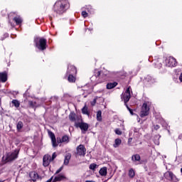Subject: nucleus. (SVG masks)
Returning <instances> with one entry per match:
<instances>
[{
	"label": "nucleus",
	"instance_id": "nucleus-1",
	"mask_svg": "<svg viewBox=\"0 0 182 182\" xmlns=\"http://www.w3.org/2000/svg\"><path fill=\"white\" fill-rule=\"evenodd\" d=\"M68 6L69 4L68 3V1L60 0L55 2L54 4L53 10L55 14L61 15V14H63V12L68 9Z\"/></svg>",
	"mask_w": 182,
	"mask_h": 182
},
{
	"label": "nucleus",
	"instance_id": "nucleus-2",
	"mask_svg": "<svg viewBox=\"0 0 182 182\" xmlns=\"http://www.w3.org/2000/svg\"><path fill=\"white\" fill-rule=\"evenodd\" d=\"M48 136H50L51 139L53 147H58V144L65 143V144H68V143H69V136L67 135H64L62 138L57 137V142L56 136H55V134H53V132L49 131Z\"/></svg>",
	"mask_w": 182,
	"mask_h": 182
},
{
	"label": "nucleus",
	"instance_id": "nucleus-3",
	"mask_svg": "<svg viewBox=\"0 0 182 182\" xmlns=\"http://www.w3.org/2000/svg\"><path fill=\"white\" fill-rule=\"evenodd\" d=\"M36 48L40 50H45L46 49V39L45 38H36L34 40Z\"/></svg>",
	"mask_w": 182,
	"mask_h": 182
},
{
	"label": "nucleus",
	"instance_id": "nucleus-4",
	"mask_svg": "<svg viewBox=\"0 0 182 182\" xmlns=\"http://www.w3.org/2000/svg\"><path fill=\"white\" fill-rule=\"evenodd\" d=\"M149 102H144L142 105L141 110V117H144L146 116H149V113L150 112V107H149Z\"/></svg>",
	"mask_w": 182,
	"mask_h": 182
},
{
	"label": "nucleus",
	"instance_id": "nucleus-5",
	"mask_svg": "<svg viewBox=\"0 0 182 182\" xmlns=\"http://www.w3.org/2000/svg\"><path fill=\"white\" fill-rule=\"evenodd\" d=\"M164 178L166 180H168V181H173V182H177L178 181V179L177 178V177L176 176V175H174V173H173V172L168 171H166L164 175Z\"/></svg>",
	"mask_w": 182,
	"mask_h": 182
},
{
	"label": "nucleus",
	"instance_id": "nucleus-6",
	"mask_svg": "<svg viewBox=\"0 0 182 182\" xmlns=\"http://www.w3.org/2000/svg\"><path fill=\"white\" fill-rule=\"evenodd\" d=\"M166 65L168 68H174V66H177V61L173 57H169L166 60Z\"/></svg>",
	"mask_w": 182,
	"mask_h": 182
},
{
	"label": "nucleus",
	"instance_id": "nucleus-7",
	"mask_svg": "<svg viewBox=\"0 0 182 182\" xmlns=\"http://www.w3.org/2000/svg\"><path fill=\"white\" fill-rule=\"evenodd\" d=\"M75 127H80L83 134H85V132H87L89 129V124L85 122H75Z\"/></svg>",
	"mask_w": 182,
	"mask_h": 182
},
{
	"label": "nucleus",
	"instance_id": "nucleus-8",
	"mask_svg": "<svg viewBox=\"0 0 182 182\" xmlns=\"http://www.w3.org/2000/svg\"><path fill=\"white\" fill-rule=\"evenodd\" d=\"M91 81H92L93 83H102V82H103V80H100V71H97L95 75L92 76Z\"/></svg>",
	"mask_w": 182,
	"mask_h": 182
},
{
	"label": "nucleus",
	"instance_id": "nucleus-9",
	"mask_svg": "<svg viewBox=\"0 0 182 182\" xmlns=\"http://www.w3.org/2000/svg\"><path fill=\"white\" fill-rule=\"evenodd\" d=\"M18 159V151H15L11 154H9L6 156L7 161H14V160H16Z\"/></svg>",
	"mask_w": 182,
	"mask_h": 182
},
{
	"label": "nucleus",
	"instance_id": "nucleus-10",
	"mask_svg": "<svg viewBox=\"0 0 182 182\" xmlns=\"http://www.w3.org/2000/svg\"><path fill=\"white\" fill-rule=\"evenodd\" d=\"M77 154L78 156H85L86 154V148H85V146L80 144L77 147Z\"/></svg>",
	"mask_w": 182,
	"mask_h": 182
},
{
	"label": "nucleus",
	"instance_id": "nucleus-11",
	"mask_svg": "<svg viewBox=\"0 0 182 182\" xmlns=\"http://www.w3.org/2000/svg\"><path fill=\"white\" fill-rule=\"evenodd\" d=\"M121 97H122V100H124V102L126 105L127 103V102H129L130 100V97H132V95L130 94V92H122Z\"/></svg>",
	"mask_w": 182,
	"mask_h": 182
},
{
	"label": "nucleus",
	"instance_id": "nucleus-12",
	"mask_svg": "<svg viewBox=\"0 0 182 182\" xmlns=\"http://www.w3.org/2000/svg\"><path fill=\"white\" fill-rule=\"evenodd\" d=\"M51 161L50 156L48 154L45 155L43 158V166H44V167H48Z\"/></svg>",
	"mask_w": 182,
	"mask_h": 182
},
{
	"label": "nucleus",
	"instance_id": "nucleus-13",
	"mask_svg": "<svg viewBox=\"0 0 182 182\" xmlns=\"http://www.w3.org/2000/svg\"><path fill=\"white\" fill-rule=\"evenodd\" d=\"M77 70L74 65H69L68 68L67 75H76Z\"/></svg>",
	"mask_w": 182,
	"mask_h": 182
},
{
	"label": "nucleus",
	"instance_id": "nucleus-14",
	"mask_svg": "<svg viewBox=\"0 0 182 182\" xmlns=\"http://www.w3.org/2000/svg\"><path fill=\"white\" fill-rule=\"evenodd\" d=\"M64 180H66V176L61 173L55 176L54 179L53 180V182L63 181Z\"/></svg>",
	"mask_w": 182,
	"mask_h": 182
},
{
	"label": "nucleus",
	"instance_id": "nucleus-15",
	"mask_svg": "<svg viewBox=\"0 0 182 182\" xmlns=\"http://www.w3.org/2000/svg\"><path fill=\"white\" fill-rule=\"evenodd\" d=\"M30 176V178H31L32 181H36V180H38L39 178V175L38 174V173L35 172V171H32L29 174Z\"/></svg>",
	"mask_w": 182,
	"mask_h": 182
},
{
	"label": "nucleus",
	"instance_id": "nucleus-16",
	"mask_svg": "<svg viewBox=\"0 0 182 182\" xmlns=\"http://www.w3.org/2000/svg\"><path fill=\"white\" fill-rule=\"evenodd\" d=\"M8 80V74L6 73H0V82L5 83Z\"/></svg>",
	"mask_w": 182,
	"mask_h": 182
},
{
	"label": "nucleus",
	"instance_id": "nucleus-17",
	"mask_svg": "<svg viewBox=\"0 0 182 182\" xmlns=\"http://www.w3.org/2000/svg\"><path fill=\"white\" fill-rule=\"evenodd\" d=\"M72 158V154L70 153L66 154L65 156V159H64V166H68L69 164V161H70V159Z\"/></svg>",
	"mask_w": 182,
	"mask_h": 182
},
{
	"label": "nucleus",
	"instance_id": "nucleus-18",
	"mask_svg": "<svg viewBox=\"0 0 182 182\" xmlns=\"http://www.w3.org/2000/svg\"><path fill=\"white\" fill-rule=\"evenodd\" d=\"M68 80L70 83H75L76 82L75 75L68 74Z\"/></svg>",
	"mask_w": 182,
	"mask_h": 182
},
{
	"label": "nucleus",
	"instance_id": "nucleus-19",
	"mask_svg": "<svg viewBox=\"0 0 182 182\" xmlns=\"http://www.w3.org/2000/svg\"><path fill=\"white\" fill-rule=\"evenodd\" d=\"M145 82H148V83H156V78H154L153 77L150 76V75H147L145 77Z\"/></svg>",
	"mask_w": 182,
	"mask_h": 182
},
{
	"label": "nucleus",
	"instance_id": "nucleus-20",
	"mask_svg": "<svg viewBox=\"0 0 182 182\" xmlns=\"http://www.w3.org/2000/svg\"><path fill=\"white\" fill-rule=\"evenodd\" d=\"M68 117H69L70 122H75V123H76V114H75V112H71L69 114Z\"/></svg>",
	"mask_w": 182,
	"mask_h": 182
},
{
	"label": "nucleus",
	"instance_id": "nucleus-21",
	"mask_svg": "<svg viewBox=\"0 0 182 182\" xmlns=\"http://www.w3.org/2000/svg\"><path fill=\"white\" fill-rule=\"evenodd\" d=\"M100 176H107V168L103 167L99 171Z\"/></svg>",
	"mask_w": 182,
	"mask_h": 182
},
{
	"label": "nucleus",
	"instance_id": "nucleus-22",
	"mask_svg": "<svg viewBox=\"0 0 182 182\" xmlns=\"http://www.w3.org/2000/svg\"><path fill=\"white\" fill-rule=\"evenodd\" d=\"M117 86V82H109L107 85V89H113V87H116Z\"/></svg>",
	"mask_w": 182,
	"mask_h": 182
},
{
	"label": "nucleus",
	"instance_id": "nucleus-23",
	"mask_svg": "<svg viewBox=\"0 0 182 182\" xmlns=\"http://www.w3.org/2000/svg\"><path fill=\"white\" fill-rule=\"evenodd\" d=\"M122 144V139H116L114 141V144H113V146L116 149L119 147Z\"/></svg>",
	"mask_w": 182,
	"mask_h": 182
},
{
	"label": "nucleus",
	"instance_id": "nucleus-24",
	"mask_svg": "<svg viewBox=\"0 0 182 182\" xmlns=\"http://www.w3.org/2000/svg\"><path fill=\"white\" fill-rule=\"evenodd\" d=\"M140 155L139 154H135V155H133L132 157V161H140Z\"/></svg>",
	"mask_w": 182,
	"mask_h": 182
},
{
	"label": "nucleus",
	"instance_id": "nucleus-25",
	"mask_svg": "<svg viewBox=\"0 0 182 182\" xmlns=\"http://www.w3.org/2000/svg\"><path fill=\"white\" fill-rule=\"evenodd\" d=\"M14 21L16 22V25H21V23H22V18L20 16L14 17Z\"/></svg>",
	"mask_w": 182,
	"mask_h": 182
},
{
	"label": "nucleus",
	"instance_id": "nucleus-26",
	"mask_svg": "<svg viewBox=\"0 0 182 182\" xmlns=\"http://www.w3.org/2000/svg\"><path fill=\"white\" fill-rule=\"evenodd\" d=\"M82 112L83 114H87V116H89L90 114L89 113L88 108L86 105H85V107L82 109Z\"/></svg>",
	"mask_w": 182,
	"mask_h": 182
},
{
	"label": "nucleus",
	"instance_id": "nucleus-27",
	"mask_svg": "<svg viewBox=\"0 0 182 182\" xmlns=\"http://www.w3.org/2000/svg\"><path fill=\"white\" fill-rule=\"evenodd\" d=\"M134 176H136V172L134 171V169H133V168L129 169V176L131 178H133L134 177Z\"/></svg>",
	"mask_w": 182,
	"mask_h": 182
},
{
	"label": "nucleus",
	"instance_id": "nucleus-28",
	"mask_svg": "<svg viewBox=\"0 0 182 182\" xmlns=\"http://www.w3.org/2000/svg\"><path fill=\"white\" fill-rule=\"evenodd\" d=\"M97 120L98 122H102V111L101 110H99L97 112Z\"/></svg>",
	"mask_w": 182,
	"mask_h": 182
},
{
	"label": "nucleus",
	"instance_id": "nucleus-29",
	"mask_svg": "<svg viewBox=\"0 0 182 182\" xmlns=\"http://www.w3.org/2000/svg\"><path fill=\"white\" fill-rule=\"evenodd\" d=\"M11 103L15 106V107H19V106H21L19 101H18L17 100H13L11 101Z\"/></svg>",
	"mask_w": 182,
	"mask_h": 182
},
{
	"label": "nucleus",
	"instance_id": "nucleus-30",
	"mask_svg": "<svg viewBox=\"0 0 182 182\" xmlns=\"http://www.w3.org/2000/svg\"><path fill=\"white\" fill-rule=\"evenodd\" d=\"M16 127H17V130H21L23 127V123L21 121L18 122L17 123Z\"/></svg>",
	"mask_w": 182,
	"mask_h": 182
},
{
	"label": "nucleus",
	"instance_id": "nucleus-31",
	"mask_svg": "<svg viewBox=\"0 0 182 182\" xmlns=\"http://www.w3.org/2000/svg\"><path fill=\"white\" fill-rule=\"evenodd\" d=\"M86 10L87 11V12L89 14H93L95 12V11L93 10V9L91 7V6H86Z\"/></svg>",
	"mask_w": 182,
	"mask_h": 182
},
{
	"label": "nucleus",
	"instance_id": "nucleus-32",
	"mask_svg": "<svg viewBox=\"0 0 182 182\" xmlns=\"http://www.w3.org/2000/svg\"><path fill=\"white\" fill-rule=\"evenodd\" d=\"M28 105L30 107H36V102H33V101H29Z\"/></svg>",
	"mask_w": 182,
	"mask_h": 182
},
{
	"label": "nucleus",
	"instance_id": "nucleus-33",
	"mask_svg": "<svg viewBox=\"0 0 182 182\" xmlns=\"http://www.w3.org/2000/svg\"><path fill=\"white\" fill-rule=\"evenodd\" d=\"M97 167V164H91L90 165V170H95L96 168Z\"/></svg>",
	"mask_w": 182,
	"mask_h": 182
},
{
	"label": "nucleus",
	"instance_id": "nucleus-34",
	"mask_svg": "<svg viewBox=\"0 0 182 182\" xmlns=\"http://www.w3.org/2000/svg\"><path fill=\"white\" fill-rule=\"evenodd\" d=\"M81 15L84 18H87L89 16V14H87V12H86L85 11H82Z\"/></svg>",
	"mask_w": 182,
	"mask_h": 182
},
{
	"label": "nucleus",
	"instance_id": "nucleus-35",
	"mask_svg": "<svg viewBox=\"0 0 182 182\" xmlns=\"http://www.w3.org/2000/svg\"><path fill=\"white\" fill-rule=\"evenodd\" d=\"M155 66H156V68H158V69H160V68H161V66H163V65L161 63L157 62L155 63Z\"/></svg>",
	"mask_w": 182,
	"mask_h": 182
},
{
	"label": "nucleus",
	"instance_id": "nucleus-36",
	"mask_svg": "<svg viewBox=\"0 0 182 182\" xmlns=\"http://www.w3.org/2000/svg\"><path fill=\"white\" fill-rule=\"evenodd\" d=\"M56 152H54L52 155V158H50L51 161H53V160L56 159Z\"/></svg>",
	"mask_w": 182,
	"mask_h": 182
},
{
	"label": "nucleus",
	"instance_id": "nucleus-37",
	"mask_svg": "<svg viewBox=\"0 0 182 182\" xmlns=\"http://www.w3.org/2000/svg\"><path fill=\"white\" fill-rule=\"evenodd\" d=\"M115 133H116V134H118V136H121L122 131H120L119 129H115Z\"/></svg>",
	"mask_w": 182,
	"mask_h": 182
},
{
	"label": "nucleus",
	"instance_id": "nucleus-38",
	"mask_svg": "<svg viewBox=\"0 0 182 182\" xmlns=\"http://www.w3.org/2000/svg\"><path fill=\"white\" fill-rule=\"evenodd\" d=\"M63 169V167L61 166L59 169L56 171L55 174H59V173L61 172Z\"/></svg>",
	"mask_w": 182,
	"mask_h": 182
},
{
	"label": "nucleus",
	"instance_id": "nucleus-39",
	"mask_svg": "<svg viewBox=\"0 0 182 182\" xmlns=\"http://www.w3.org/2000/svg\"><path fill=\"white\" fill-rule=\"evenodd\" d=\"M126 106H127L128 110L129 111V113H131V114H133V110H132V109H130V108L129 107V106H127V105H126Z\"/></svg>",
	"mask_w": 182,
	"mask_h": 182
},
{
	"label": "nucleus",
	"instance_id": "nucleus-40",
	"mask_svg": "<svg viewBox=\"0 0 182 182\" xmlns=\"http://www.w3.org/2000/svg\"><path fill=\"white\" fill-rule=\"evenodd\" d=\"M96 105V99H94L92 102H91V105L95 106Z\"/></svg>",
	"mask_w": 182,
	"mask_h": 182
},
{
	"label": "nucleus",
	"instance_id": "nucleus-41",
	"mask_svg": "<svg viewBox=\"0 0 182 182\" xmlns=\"http://www.w3.org/2000/svg\"><path fill=\"white\" fill-rule=\"evenodd\" d=\"M126 92H132V87H128L126 90Z\"/></svg>",
	"mask_w": 182,
	"mask_h": 182
},
{
	"label": "nucleus",
	"instance_id": "nucleus-42",
	"mask_svg": "<svg viewBox=\"0 0 182 182\" xmlns=\"http://www.w3.org/2000/svg\"><path fill=\"white\" fill-rule=\"evenodd\" d=\"M154 129H155V130H159V129H160V126L156 125V126L154 127Z\"/></svg>",
	"mask_w": 182,
	"mask_h": 182
},
{
	"label": "nucleus",
	"instance_id": "nucleus-43",
	"mask_svg": "<svg viewBox=\"0 0 182 182\" xmlns=\"http://www.w3.org/2000/svg\"><path fill=\"white\" fill-rule=\"evenodd\" d=\"M179 80H181V82H182V73H181V75L179 76Z\"/></svg>",
	"mask_w": 182,
	"mask_h": 182
},
{
	"label": "nucleus",
	"instance_id": "nucleus-44",
	"mask_svg": "<svg viewBox=\"0 0 182 182\" xmlns=\"http://www.w3.org/2000/svg\"><path fill=\"white\" fill-rule=\"evenodd\" d=\"M108 73H109V72H107V71H105V76H107V75H108Z\"/></svg>",
	"mask_w": 182,
	"mask_h": 182
},
{
	"label": "nucleus",
	"instance_id": "nucleus-45",
	"mask_svg": "<svg viewBox=\"0 0 182 182\" xmlns=\"http://www.w3.org/2000/svg\"><path fill=\"white\" fill-rule=\"evenodd\" d=\"M178 139H182V134L179 135Z\"/></svg>",
	"mask_w": 182,
	"mask_h": 182
},
{
	"label": "nucleus",
	"instance_id": "nucleus-46",
	"mask_svg": "<svg viewBox=\"0 0 182 182\" xmlns=\"http://www.w3.org/2000/svg\"><path fill=\"white\" fill-rule=\"evenodd\" d=\"M129 141H132V138H130V139H129Z\"/></svg>",
	"mask_w": 182,
	"mask_h": 182
},
{
	"label": "nucleus",
	"instance_id": "nucleus-47",
	"mask_svg": "<svg viewBox=\"0 0 182 182\" xmlns=\"http://www.w3.org/2000/svg\"><path fill=\"white\" fill-rule=\"evenodd\" d=\"M138 122H140V118H138Z\"/></svg>",
	"mask_w": 182,
	"mask_h": 182
},
{
	"label": "nucleus",
	"instance_id": "nucleus-48",
	"mask_svg": "<svg viewBox=\"0 0 182 182\" xmlns=\"http://www.w3.org/2000/svg\"><path fill=\"white\" fill-rule=\"evenodd\" d=\"M0 182H4V181H0Z\"/></svg>",
	"mask_w": 182,
	"mask_h": 182
}]
</instances>
